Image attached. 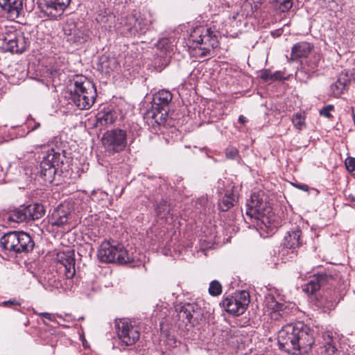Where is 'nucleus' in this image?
I'll list each match as a JSON object with an SVG mask.
<instances>
[{
  "instance_id": "nucleus-1",
  "label": "nucleus",
  "mask_w": 355,
  "mask_h": 355,
  "mask_svg": "<svg viewBox=\"0 0 355 355\" xmlns=\"http://www.w3.org/2000/svg\"><path fill=\"white\" fill-rule=\"evenodd\" d=\"M314 343L313 331L302 322L288 324L278 332L279 348L293 355L307 354Z\"/></svg>"
},
{
  "instance_id": "nucleus-2",
  "label": "nucleus",
  "mask_w": 355,
  "mask_h": 355,
  "mask_svg": "<svg viewBox=\"0 0 355 355\" xmlns=\"http://www.w3.org/2000/svg\"><path fill=\"white\" fill-rule=\"evenodd\" d=\"M189 44L192 48L191 54L196 58L211 56V51L218 46L216 34L211 28L204 26H196L190 33Z\"/></svg>"
},
{
  "instance_id": "nucleus-3",
  "label": "nucleus",
  "mask_w": 355,
  "mask_h": 355,
  "mask_svg": "<svg viewBox=\"0 0 355 355\" xmlns=\"http://www.w3.org/2000/svg\"><path fill=\"white\" fill-rule=\"evenodd\" d=\"M73 88L71 91L72 103L81 110H89L97 96L96 88L91 80L83 75H77L73 79Z\"/></svg>"
},
{
  "instance_id": "nucleus-4",
  "label": "nucleus",
  "mask_w": 355,
  "mask_h": 355,
  "mask_svg": "<svg viewBox=\"0 0 355 355\" xmlns=\"http://www.w3.org/2000/svg\"><path fill=\"white\" fill-rule=\"evenodd\" d=\"M172 98V94L166 89L159 90L154 94L151 108L145 114L148 125L155 127L166 123Z\"/></svg>"
},
{
  "instance_id": "nucleus-5",
  "label": "nucleus",
  "mask_w": 355,
  "mask_h": 355,
  "mask_svg": "<svg viewBox=\"0 0 355 355\" xmlns=\"http://www.w3.org/2000/svg\"><path fill=\"white\" fill-rule=\"evenodd\" d=\"M0 47L3 52L22 53L30 44L25 33L14 26H5L0 38Z\"/></svg>"
},
{
  "instance_id": "nucleus-6",
  "label": "nucleus",
  "mask_w": 355,
  "mask_h": 355,
  "mask_svg": "<svg viewBox=\"0 0 355 355\" xmlns=\"http://www.w3.org/2000/svg\"><path fill=\"white\" fill-rule=\"evenodd\" d=\"M263 191L252 193L250 199L247 201L246 214L253 220V225L259 232L260 236L265 238L266 201L263 200Z\"/></svg>"
},
{
  "instance_id": "nucleus-7",
  "label": "nucleus",
  "mask_w": 355,
  "mask_h": 355,
  "mask_svg": "<svg viewBox=\"0 0 355 355\" xmlns=\"http://www.w3.org/2000/svg\"><path fill=\"white\" fill-rule=\"evenodd\" d=\"M34 245L33 239L24 232H10L0 239V245L3 250L17 254L32 251Z\"/></svg>"
},
{
  "instance_id": "nucleus-8",
  "label": "nucleus",
  "mask_w": 355,
  "mask_h": 355,
  "mask_svg": "<svg viewBox=\"0 0 355 355\" xmlns=\"http://www.w3.org/2000/svg\"><path fill=\"white\" fill-rule=\"evenodd\" d=\"M98 258L101 262L127 263L134 261L132 255L129 254L121 245L112 244L110 241H104L98 250Z\"/></svg>"
},
{
  "instance_id": "nucleus-9",
  "label": "nucleus",
  "mask_w": 355,
  "mask_h": 355,
  "mask_svg": "<svg viewBox=\"0 0 355 355\" xmlns=\"http://www.w3.org/2000/svg\"><path fill=\"white\" fill-rule=\"evenodd\" d=\"M40 162V175L46 182L51 183L54 180L57 167L63 164L64 156L54 148L48 149L42 153Z\"/></svg>"
},
{
  "instance_id": "nucleus-10",
  "label": "nucleus",
  "mask_w": 355,
  "mask_h": 355,
  "mask_svg": "<svg viewBox=\"0 0 355 355\" xmlns=\"http://www.w3.org/2000/svg\"><path fill=\"white\" fill-rule=\"evenodd\" d=\"M250 298L248 291H236L233 295L225 297L220 305L230 314L240 315L245 311L250 301Z\"/></svg>"
},
{
  "instance_id": "nucleus-11",
  "label": "nucleus",
  "mask_w": 355,
  "mask_h": 355,
  "mask_svg": "<svg viewBox=\"0 0 355 355\" xmlns=\"http://www.w3.org/2000/svg\"><path fill=\"white\" fill-rule=\"evenodd\" d=\"M102 142L109 153H121L125 150L128 145L127 132L121 128L107 130L103 135Z\"/></svg>"
},
{
  "instance_id": "nucleus-12",
  "label": "nucleus",
  "mask_w": 355,
  "mask_h": 355,
  "mask_svg": "<svg viewBox=\"0 0 355 355\" xmlns=\"http://www.w3.org/2000/svg\"><path fill=\"white\" fill-rule=\"evenodd\" d=\"M116 334L121 342L126 346L135 344L140 338V329L134 321L120 319L115 322Z\"/></svg>"
},
{
  "instance_id": "nucleus-13",
  "label": "nucleus",
  "mask_w": 355,
  "mask_h": 355,
  "mask_svg": "<svg viewBox=\"0 0 355 355\" xmlns=\"http://www.w3.org/2000/svg\"><path fill=\"white\" fill-rule=\"evenodd\" d=\"M71 220V208L68 202L60 204L49 216V225L55 228L69 229Z\"/></svg>"
},
{
  "instance_id": "nucleus-14",
  "label": "nucleus",
  "mask_w": 355,
  "mask_h": 355,
  "mask_svg": "<svg viewBox=\"0 0 355 355\" xmlns=\"http://www.w3.org/2000/svg\"><path fill=\"white\" fill-rule=\"evenodd\" d=\"M56 268L67 279H71L76 273L75 252L73 250H67L57 253Z\"/></svg>"
},
{
  "instance_id": "nucleus-15",
  "label": "nucleus",
  "mask_w": 355,
  "mask_h": 355,
  "mask_svg": "<svg viewBox=\"0 0 355 355\" xmlns=\"http://www.w3.org/2000/svg\"><path fill=\"white\" fill-rule=\"evenodd\" d=\"M71 0H37V4L40 11L46 16L57 19L60 17Z\"/></svg>"
},
{
  "instance_id": "nucleus-16",
  "label": "nucleus",
  "mask_w": 355,
  "mask_h": 355,
  "mask_svg": "<svg viewBox=\"0 0 355 355\" xmlns=\"http://www.w3.org/2000/svg\"><path fill=\"white\" fill-rule=\"evenodd\" d=\"M282 300L279 291L268 286V315L272 320L277 321L282 317L286 306Z\"/></svg>"
},
{
  "instance_id": "nucleus-17",
  "label": "nucleus",
  "mask_w": 355,
  "mask_h": 355,
  "mask_svg": "<svg viewBox=\"0 0 355 355\" xmlns=\"http://www.w3.org/2000/svg\"><path fill=\"white\" fill-rule=\"evenodd\" d=\"M234 187L231 184L228 187H225V180L220 179L217 182L218 193L221 196L218 202V209L221 211H227L234 206L235 201L233 193Z\"/></svg>"
},
{
  "instance_id": "nucleus-18",
  "label": "nucleus",
  "mask_w": 355,
  "mask_h": 355,
  "mask_svg": "<svg viewBox=\"0 0 355 355\" xmlns=\"http://www.w3.org/2000/svg\"><path fill=\"white\" fill-rule=\"evenodd\" d=\"M150 25V21L141 15H130L124 19V26L131 34H144Z\"/></svg>"
},
{
  "instance_id": "nucleus-19",
  "label": "nucleus",
  "mask_w": 355,
  "mask_h": 355,
  "mask_svg": "<svg viewBox=\"0 0 355 355\" xmlns=\"http://www.w3.org/2000/svg\"><path fill=\"white\" fill-rule=\"evenodd\" d=\"M64 40L69 44L76 46L86 42L89 39V35L83 30L76 27L74 22H67L63 27Z\"/></svg>"
},
{
  "instance_id": "nucleus-20",
  "label": "nucleus",
  "mask_w": 355,
  "mask_h": 355,
  "mask_svg": "<svg viewBox=\"0 0 355 355\" xmlns=\"http://www.w3.org/2000/svg\"><path fill=\"white\" fill-rule=\"evenodd\" d=\"M178 312V320L180 322L179 325H187L192 322V319L195 315L200 313V308L198 304L195 302L184 303L179 308H176Z\"/></svg>"
},
{
  "instance_id": "nucleus-21",
  "label": "nucleus",
  "mask_w": 355,
  "mask_h": 355,
  "mask_svg": "<svg viewBox=\"0 0 355 355\" xmlns=\"http://www.w3.org/2000/svg\"><path fill=\"white\" fill-rule=\"evenodd\" d=\"M329 279L331 277L326 274L314 275L307 283L302 286V291L307 295H315L322 286L329 282Z\"/></svg>"
},
{
  "instance_id": "nucleus-22",
  "label": "nucleus",
  "mask_w": 355,
  "mask_h": 355,
  "mask_svg": "<svg viewBox=\"0 0 355 355\" xmlns=\"http://www.w3.org/2000/svg\"><path fill=\"white\" fill-rule=\"evenodd\" d=\"M0 6L7 13V17L15 20L22 10L21 0H0Z\"/></svg>"
},
{
  "instance_id": "nucleus-23",
  "label": "nucleus",
  "mask_w": 355,
  "mask_h": 355,
  "mask_svg": "<svg viewBox=\"0 0 355 355\" xmlns=\"http://www.w3.org/2000/svg\"><path fill=\"white\" fill-rule=\"evenodd\" d=\"M119 66L116 59L114 57H109L103 55L99 58L97 64L98 70L106 75L114 71Z\"/></svg>"
},
{
  "instance_id": "nucleus-24",
  "label": "nucleus",
  "mask_w": 355,
  "mask_h": 355,
  "mask_svg": "<svg viewBox=\"0 0 355 355\" xmlns=\"http://www.w3.org/2000/svg\"><path fill=\"white\" fill-rule=\"evenodd\" d=\"M313 46L306 42H300L293 45L291 49V60H295L301 58H306L311 53Z\"/></svg>"
},
{
  "instance_id": "nucleus-25",
  "label": "nucleus",
  "mask_w": 355,
  "mask_h": 355,
  "mask_svg": "<svg viewBox=\"0 0 355 355\" xmlns=\"http://www.w3.org/2000/svg\"><path fill=\"white\" fill-rule=\"evenodd\" d=\"M322 346L320 347V353L324 355H334L337 351L336 347L333 334L329 331H325L322 336Z\"/></svg>"
},
{
  "instance_id": "nucleus-26",
  "label": "nucleus",
  "mask_w": 355,
  "mask_h": 355,
  "mask_svg": "<svg viewBox=\"0 0 355 355\" xmlns=\"http://www.w3.org/2000/svg\"><path fill=\"white\" fill-rule=\"evenodd\" d=\"M302 232L299 228L288 232L287 236H285L284 245L286 248L295 249L302 245L300 241Z\"/></svg>"
},
{
  "instance_id": "nucleus-27",
  "label": "nucleus",
  "mask_w": 355,
  "mask_h": 355,
  "mask_svg": "<svg viewBox=\"0 0 355 355\" xmlns=\"http://www.w3.org/2000/svg\"><path fill=\"white\" fill-rule=\"evenodd\" d=\"M29 220L41 218L45 214L44 207L40 203L30 204L25 206Z\"/></svg>"
},
{
  "instance_id": "nucleus-28",
  "label": "nucleus",
  "mask_w": 355,
  "mask_h": 355,
  "mask_svg": "<svg viewBox=\"0 0 355 355\" xmlns=\"http://www.w3.org/2000/svg\"><path fill=\"white\" fill-rule=\"evenodd\" d=\"M8 220L10 222L17 223L28 221L25 205H21L19 207L10 211L8 214Z\"/></svg>"
},
{
  "instance_id": "nucleus-29",
  "label": "nucleus",
  "mask_w": 355,
  "mask_h": 355,
  "mask_svg": "<svg viewBox=\"0 0 355 355\" xmlns=\"http://www.w3.org/2000/svg\"><path fill=\"white\" fill-rule=\"evenodd\" d=\"M318 64L315 62L309 64L308 62L302 64L301 69L297 71L296 76L305 80L317 71Z\"/></svg>"
},
{
  "instance_id": "nucleus-30",
  "label": "nucleus",
  "mask_w": 355,
  "mask_h": 355,
  "mask_svg": "<svg viewBox=\"0 0 355 355\" xmlns=\"http://www.w3.org/2000/svg\"><path fill=\"white\" fill-rule=\"evenodd\" d=\"M116 119V113L112 111L102 110L96 115L98 125H107L112 124Z\"/></svg>"
},
{
  "instance_id": "nucleus-31",
  "label": "nucleus",
  "mask_w": 355,
  "mask_h": 355,
  "mask_svg": "<svg viewBox=\"0 0 355 355\" xmlns=\"http://www.w3.org/2000/svg\"><path fill=\"white\" fill-rule=\"evenodd\" d=\"M348 80L345 78L340 76L338 80L331 85L330 89L334 96H339L343 93Z\"/></svg>"
},
{
  "instance_id": "nucleus-32",
  "label": "nucleus",
  "mask_w": 355,
  "mask_h": 355,
  "mask_svg": "<svg viewBox=\"0 0 355 355\" xmlns=\"http://www.w3.org/2000/svg\"><path fill=\"white\" fill-rule=\"evenodd\" d=\"M272 4L274 8L279 10L282 12L288 11L293 5L292 0H268Z\"/></svg>"
},
{
  "instance_id": "nucleus-33",
  "label": "nucleus",
  "mask_w": 355,
  "mask_h": 355,
  "mask_svg": "<svg viewBox=\"0 0 355 355\" xmlns=\"http://www.w3.org/2000/svg\"><path fill=\"white\" fill-rule=\"evenodd\" d=\"M305 114L304 112H297L293 114L292 121L294 126L298 130H302L305 126Z\"/></svg>"
},
{
  "instance_id": "nucleus-34",
  "label": "nucleus",
  "mask_w": 355,
  "mask_h": 355,
  "mask_svg": "<svg viewBox=\"0 0 355 355\" xmlns=\"http://www.w3.org/2000/svg\"><path fill=\"white\" fill-rule=\"evenodd\" d=\"M157 49L166 54L173 51V46L169 42L168 39L163 38L160 40L157 44Z\"/></svg>"
},
{
  "instance_id": "nucleus-35",
  "label": "nucleus",
  "mask_w": 355,
  "mask_h": 355,
  "mask_svg": "<svg viewBox=\"0 0 355 355\" xmlns=\"http://www.w3.org/2000/svg\"><path fill=\"white\" fill-rule=\"evenodd\" d=\"M222 288L221 284L217 280H214L209 284V293L211 296H218L222 293Z\"/></svg>"
},
{
  "instance_id": "nucleus-36",
  "label": "nucleus",
  "mask_w": 355,
  "mask_h": 355,
  "mask_svg": "<svg viewBox=\"0 0 355 355\" xmlns=\"http://www.w3.org/2000/svg\"><path fill=\"white\" fill-rule=\"evenodd\" d=\"M268 224H270V225H268V234H269V228L272 226L275 228H277L279 226H281V219L280 218L277 216H275L273 213H271L270 211H268Z\"/></svg>"
},
{
  "instance_id": "nucleus-37",
  "label": "nucleus",
  "mask_w": 355,
  "mask_h": 355,
  "mask_svg": "<svg viewBox=\"0 0 355 355\" xmlns=\"http://www.w3.org/2000/svg\"><path fill=\"white\" fill-rule=\"evenodd\" d=\"M157 214L158 216H161V217L166 216L169 214L170 209L166 205V202L165 200L160 201L159 205H157Z\"/></svg>"
},
{
  "instance_id": "nucleus-38",
  "label": "nucleus",
  "mask_w": 355,
  "mask_h": 355,
  "mask_svg": "<svg viewBox=\"0 0 355 355\" xmlns=\"http://www.w3.org/2000/svg\"><path fill=\"white\" fill-rule=\"evenodd\" d=\"M34 313L40 315V317L45 318L49 321H51V322H55L57 318H62V315L53 314V313H47V312L37 313L36 311H34Z\"/></svg>"
},
{
  "instance_id": "nucleus-39",
  "label": "nucleus",
  "mask_w": 355,
  "mask_h": 355,
  "mask_svg": "<svg viewBox=\"0 0 355 355\" xmlns=\"http://www.w3.org/2000/svg\"><path fill=\"white\" fill-rule=\"evenodd\" d=\"M225 157L227 159H234L239 156V150L235 147H228L225 149Z\"/></svg>"
},
{
  "instance_id": "nucleus-40",
  "label": "nucleus",
  "mask_w": 355,
  "mask_h": 355,
  "mask_svg": "<svg viewBox=\"0 0 355 355\" xmlns=\"http://www.w3.org/2000/svg\"><path fill=\"white\" fill-rule=\"evenodd\" d=\"M26 125L31 131L35 130L40 127V123L35 121L31 115H29L27 118Z\"/></svg>"
},
{
  "instance_id": "nucleus-41",
  "label": "nucleus",
  "mask_w": 355,
  "mask_h": 355,
  "mask_svg": "<svg viewBox=\"0 0 355 355\" xmlns=\"http://www.w3.org/2000/svg\"><path fill=\"white\" fill-rule=\"evenodd\" d=\"M287 77L284 76V73L281 71H277L276 72L273 73L272 74H270L268 71V81L269 80H280L282 79H286Z\"/></svg>"
},
{
  "instance_id": "nucleus-42",
  "label": "nucleus",
  "mask_w": 355,
  "mask_h": 355,
  "mask_svg": "<svg viewBox=\"0 0 355 355\" xmlns=\"http://www.w3.org/2000/svg\"><path fill=\"white\" fill-rule=\"evenodd\" d=\"M21 302L16 299L9 300L8 301H4L0 306H3L5 307H11V306H20Z\"/></svg>"
},
{
  "instance_id": "nucleus-43",
  "label": "nucleus",
  "mask_w": 355,
  "mask_h": 355,
  "mask_svg": "<svg viewBox=\"0 0 355 355\" xmlns=\"http://www.w3.org/2000/svg\"><path fill=\"white\" fill-rule=\"evenodd\" d=\"M345 166L349 171H355V158L349 157L345 161Z\"/></svg>"
},
{
  "instance_id": "nucleus-44",
  "label": "nucleus",
  "mask_w": 355,
  "mask_h": 355,
  "mask_svg": "<svg viewBox=\"0 0 355 355\" xmlns=\"http://www.w3.org/2000/svg\"><path fill=\"white\" fill-rule=\"evenodd\" d=\"M333 106L332 105H328L325 107H323L320 110V114L325 116V117H329L330 116V111L332 110Z\"/></svg>"
},
{
  "instance_id": "nucleus-45",
  "label": "nucleus",
  "mask_w": 355,
  "mask_h": 355,
  "mask_svg": "<svg viewBox=\"0 0 355 355\" xmlns=\"http://www.w3.org/2000/svg\"><path fill=\"white\" fill-rule=\"evenodd\" d=\"M282 32H283V31L282 28H278L275 31H271L270 34L273 37H279L282 34Z\"/></svg>"
},
{
  "instance_id": "nucleus-46",
  "label": "nucleus",
  "mask_w": 355,
  "mask_h": 355,
  "mask_svg": "<svg viewBox=\"0 0 355 355\" xmlns=\"http://www.w3.org/2000/svg\"><path fill=\"white\" fill-rule=\"evenodd\" d=\"M65 317H66V318L62 316V318H60V319L64 321H67V322L75 320V318H72L71 315H70V314H66Z\"/></svg>"
},
{
  "instance_id": "nucleus-47",
  "label": "nucleus",
  "mask_w": 355,
  "mask_h": 355,
  "mask_svg": "<svg viewBox=\"0 0 355 355\" xmlns=\"http://www.w3.org/2000/svg\"><path fill=\"white\" fill-rule=\"evenodd\" d=\"M238 121L239 123H240L241 124H244L247 121H248V119L245 116H244L243 115H240L239 116V119H238Z\"/></svg>"
},
{
  "instance_id": "nucleus-48",
  "label": "nucleus",
  "mask_w": 355,
  "mask_h": 355,
  "mask_svg": "<svg viewBox=\"0 0 355 355\" xmlns=\"http://www.w3.org/2000/svg\"><path fill=\"white\" fill-rule=\"evenodd\" d=\"M100 193V194H101V196H106V195H107L105 192H103V191H93V193H92V198H94L95 197V196H96L97 193Z\"/></svg>"
},
{
  "instance_id": "nucleus-49",
  "label": "nucleus",
  "mask_w": 355,
  "mask_h": 355,
  "mask_svg": "<svg viewBox=\"0 0 355 355\" xmlns=\"http://www.w3.org/2000/svg\"><path fill=\"white\" fill-rule=\"evenodd\" d=\"M262 79L266 80V71H263L261 75Z\"/></svg>"
},
{
  "instance_id": "nucleus-50",
  "label": "nucleus",
  "mask_w": 355,
  "mask_h": 355,
  "mask_svg": "<svg viewBox=\"0 0 355 355\" xmlns=\"http://www.w3.org/2000/svg\"><path fill=\"white\" fill-rule=\"evenodd\" d=\"M29 324H30V321H29V320L26 318L25 322H24V325L25 327H27L28 325H29Z\"/></svg>"
}]
</instances>
